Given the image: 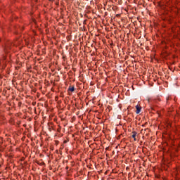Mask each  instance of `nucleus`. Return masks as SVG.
Masks as SVG:
<instances>
[{
	"label": "nucleus",
	"instance_id": "nucleus-1",
	"mask_svg": "<svg viewBox=\"0 0 180 180\" xmlns=\"http://www.w3.org/2000/svg\"><path fill=\"white\" fill-rule=\"evenodd\" d=\"M6 67V58L4 57L3 59L0 60V70L2 71V70H5V68Z\"/></svg>",
	"mask_w": 180,
	"mask_h": 180
},
{
	"label": "nucleus",
	"instance_id": "nucleus-2",
	"mask_svg": "<svg viewBox=\"0 0 180 180\" xmlns=\"http://www.w3.org/2000/svg\"><path fill=\"white\" fill-rule=\"evenodd\" d=\"M136 113L137 115H139V113H140V112H141V107H140L139 105H136Z\"/></svg>",
	"mask_w": 180,
	"mask_h": 180
},
{
	"label": "nucleus",
	"instance_id": "nucleus-3",
	"mask_svg": "<svg viewBox=\"0 0 180 180\" xmlns=\"http://www.w3.org/2000/svg\"><path fill=\"white\" fill-rule=\"evenodd\" d=\"M137 136V132L135 131H132V139H134V141H136L137 139H136V136Z\"/></svg>",
	"mask_w": 180,
	"mask_h": 180
},
{
	"label": "nucleus",
	"instance_id": "nucleus-4",
	"mask_svg": "<svg viewBox=\"0 0 180 180\" xmlns=\"http://www.w3.org/2000/svg\"><path fill=\"white\" fill-rule=\"evenodd\" d=\"M69 91H70V92H74V91H75V87L74 86L70 87Z\"/></svg>",
	"mask_w": 180,
	"mask_h": 180
},
{
	"label": "nucleus",
	"instance_id": "nucleus-5",
	"mask_svg": "<svg viewBox=\"0 0 180 180\" xmlns=\"http://www.w3.org/2000/svg\"><path fill=\"white\" fill-rule=\"evenodd\" d=\"M49 1H51V0H49Z\"/></svg>",
	"mask_w": 180,
	"mask_h": 180
}]
</instances>
